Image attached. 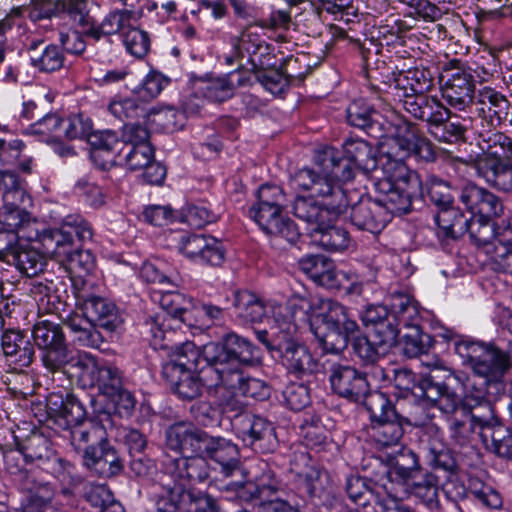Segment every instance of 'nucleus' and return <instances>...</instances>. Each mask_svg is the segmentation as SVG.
Wrapping results in <instances>:
<instances>
[{"instance_id":"f704fd0d","label":"nucleus","mask_w":512,"mask_h":512,"mask_svg":"<svg viewBox=\"0 0 512 512\" xmlns=\"http://www.w3.org/2000/svg\"><path fill=\"white\" fill-rule=\"evenodd\" d=\"M380 114L364 99L352 101L346 108V119L350 126L364 130L374 138L384 135L383 124L380 122Z\"/></svg>"},{"instance_id":"72a5a7b5","label":"nucleus","mask_w":512,"mask_h":512,"mask_svg":"<svg viewBox=\"0 0 512 512\" xmlns=\"http://www.w3.org/2000/svg\"><path fill=\"white\" fill-rule=\"evenodd\" d=\"M157 486L159 487L156 500L158 512H185L191 492L184 484L172 479L164 471Z\"/></svg>"},{"instance_id":"338daca9","label":"nucleus","mask_w":512,"mask_h":512,"mask_svg":"<svg viewBox=\"0 0 512 512\" xmlns=\"http://www.w3.org/2000/svg\"><path fill=\"white\" fill-rule=\"evenodd\" d=\"M0 196L3 205H22L27 194L22 188L18 175L15 172L3 170L0 171Z\"/></svg>"},{"instance_id":"13d9d810","label":"nucleus","mask_w":512,"mask_h":512,"mask_svg":"<svg viewBox=\"0 0 512 512\" xmlns=\"http://www.w3.org/2000/svg\"><path fill=\"white\" fill-rule=\"evenodd\" d=\"M319 245L331 252H340L348 248L350 237L347 230L340 226L329 225L326 220L323 225L312 228Z\"/></svg>"},{"instance_id":"69168bd1","label":"nucleus","mask_w":512,"mask_h":512,"mask_svg":"<svg viewBox=\"0 0 512 512\" xmlns=\"http://www.w3.org/2000/svg\"><path fill=\"white\" fill-rule=\"evenodd\" d=\"M419 322L420 319L416 321L415 325L408 326L407 328H410L411 332L404 335L403 353L408 358L427 354L433 345L432 336L420 329Z\"/></svg>"},{"instance_id":"4d7b16f0","label":"nucleus","mask_w":512,"mask_h":512,"mask_svg":"<svg viewBox=\"0 0 512 512\" xmlns=\"http://www.w3.org/2000/svg\"><path fill=\"white\" fill-rule=\"evenodd\" d=\"M427 464L435 469L449 474L456 470V460L451 450L440 440L432 439L422 446Z\"/></svg>"},{"instance_id":"6e6552de","label":"nucleus","mask_w":512,"mask_h":512,"mask_svg":"<svg viewBox=\"0 0 512 512\" xmlns=\"http://www.w3.org/2000/svg\"><path fill=\"white\" fill-rule=\"evenodd\" d=\"M32 338L39 350L41 363L49 372H61L73 361L72 352L59 324L47 319L36 322L32 329Z\"/></svg>"},{"instance_id":"ea45409f","label":"nucleus","mask_w":512,"mask_h":512,"mask_svg":"<svg viewBox=\"0 0 512 512\" xmlns=\"http://www.w3.org/2000/svg\"><path fill=\"white\" fill-rule=\"evenodd\" d=\"M478 146L483 156L477 161L505 162L512 161V138L502 132H480Z\"/></svg>"},{"instance_id":"f03ea898","label":"nucleus","mask_w":512,"mask_h":512,"mask_svg":"<svg viewBox=\"0 0 512 512\" xmlns=\"http://www.w3.org/2000/svg\"><path fill=\"white\" fill-rule=\"evenodd\" d=\"M314 162L319 171L308 167L299 169L291 177L292 187L321 198L327 209L336 214L344 213L350 199L342 184L352 181L358 168L332 146L318 150Z\"/></svg>"},{"instance_id":"2eb2a0df","label":"nucleus","mask_w":512,"mask_h":512,"mask_svg":"<svg viewBox=\"0 0 512 512\" xmlns=\"http://www.w3.org/2000/svg\"><path fill=\"white\" fill-rule=\"evenodd\" d=\"M329 381L334 393L352 402H359L362 399L365 402L372 394L369 392L366 374L349 365L332 364Z\"/></svg>"},{"instance_id":"7ed1b4c3","label":"nucleus","mask_w":512,"mask_h":512,"mask_svg":"<svg viewBox=\"0 0 512 512\" xmlns=\"http://www.w3.org/2000/svg\"><path fill=\"white\" fill-rule=\"evenodd\" d=\"M259 360V350L253 343L236 333H228L220 342L204 345V380L209 388L234 386L241 379L243 367Z\"/></svg>"},{"instance_id":"5fc2aeb1","label":"nucleus","mask_w":512,"mask_h":512,"mask_svg":"<svg viewBox=\"0 0 512 512\" xmlns=\"http://www.w3.org/2000/svg\"><path fill=\"white\" fill-rule=\"evenodd\" d=\"M316 303H313L309 298L302 296H293L285 304H279L278 312H285L283 322L287 324L286 333L291 334L296 330L297 321H306L311 316H314Z\"/></svg>"},{"instance_id":"774afa93","label":"nucleus","mask_w":512,"mask_h":512,"mask_svg":"<svg viewBox=\"0 0 512 512\" xmlns=\"http://www.w3.org/2000/svg\"><path fill=\"white\" fill-rule=\"evenodd\" d=\"M46 473L55 477L63 486L75 487L82 483V476L76 466L68 460L53 456L49 464L43 469Z\"/></svg>"},{"instance_id":"c756f323","label":"nucleus","mask_w":512,"mask_h":512,"mask_svg":"<svg viewBox=\"0 0 512 512\" xmlns=\"http://www.w3.org/2000/svg\"><path fill=\"white\" fill-rule=\"evenodd\" d=\"M1 349L6 361L15 369L29 367L35 357L34 345L26 332L7 329L1 335Z\"/></svg>"},{"instance_id":"5701e85b","label":"nucleus","mask_w":512,"mask_h":512,"mask_svg":"<svg viewBox=\"0 0 512 512\" xmlns=\"http://www.w3.org/2000/svg\"><path fill=\"white\" fill-rule=\"evenodd\" d=\"M388 489L391 493L388 499L405 503V499L414 496L430 511L437 510L440 506L438 478L430 472H426L419 480L414 479L405 483V487L394 489L388 486Z\"/></svg>"},{"instance_id":"39448f33","label":"nucleus","mask_w":512,"mask_h":512,"mask_svg":"<svg viewBox=\"0 0 512 512\" xmlns=\"http://www.w3.org/2000/svg\"><path fill=\"white\" fill-rule=\"evenodd\" d=\"M455 353L485 384L502 383L512 368L510 349H502L493 342L461 340L456 344Z\"/></svg>"},{"instance_id":"f257e3e1","label":"nucleus","mask_w":512,"mask_h":512,"mask_svg":"<svg viewBox=\"0 0 512 512\" xmlns=\"http://www.w3.org/2000/svg\"><path fill=\"white\" fill-rule=\"evenodd\" d=\"M384 177L375 183L376 198L360 197L351 207L350 221L360 230L379 233L393 214L410 212V199L420 194L416 171L399 160L383 165Z\"/></svg>"},{"instance_id":"9d476101","label":"nucleus","mask_w":512,"mask_h":512,"mask_svg":"<svg viewBox=\"0 0 512 512\" xmlns=\"http://www.w3.org/2000/svg\"><path fill=\"white\" fill-rule=\"evenodd\" d=\"M444 68L441 94L447 105L457 111H465L473 104L475 83L471 72L461 65L458 59H452Z\"/></svg>"},{"instance_id":"49530a36","label":"nucleus","mask_w":512,"mask_h":512,"mask_svg":"<svg viewBox=\"0 0 512 512\" xmlns=\"http://www.w3.org/2000/svg\"><path fill=\"white\" fill-rule=\"evenodd\" d=\"M345 490L352 502L362 510L368 509L373 503L376 511H380V503L391 497L389 491H384L383 495L375 492L367 485L365 478L356 475L347 477Z\"/></svg>"},{"instance_id":"37998d69","label":"nucleus","mask_w":512,"mask_h":512,"mask_svg":"<svg viewBox=\"0 0 512 512\" xmlns=\"http://www.w3.org/2000/svg\"><path fill=\"white\" fill-rule=\"evenodd\" d=\"M448 422L452 443L465 447L473 444L476 435L479 436L480 427L485 424L486 420L475 415L473 411L462 408L461 414L451 418Z\"/></svg>"},{"instance_id":"c9c22d12","label":"nucleus","mask_w":512,"mask_h":512,"mask_svg":"<svg viewBox=\"0 0 512 512\" xmlns=\"http://www.w3.org/2000/svg\"><path fill=\"white\" fill-rule=\"evenodd\" d=\"M62 437L70 441L75 451H84L89 445H99L107 438L104 425L97 419L84 420L62 429Z\"/></svg>"},{"instance_id":"c85d7f7f","label":"nucleus","mask_w":512,"mask_h":512,"mask_svg":"<svg viewBox=\"0 0 512 512\" xmlns=\"http://www.w3.org/2000/svg\"><path fill=\"white\" fill-rule=\"evenodd\" d=\"M88 142L91 146L90 157L96 167L107 170L117 164L123 144L117 132L109 129L93 131Z\"/></svg>"},{"instance_id":"393cba45","label":"nucleus","mask_w":512,"mask_h":512,"mask_svg":"<svg viewBox=\"0 0 512 512\" xmlns=\"http://www.w3.org/2000/svg\"><path fill=\"white\" fill-rule=\"evenodd\" d=\"M434 87V75L425 67H414L408 70L392 71L389 88L396 90L398 97H411L429 92Z\"/></svg>"},{"instance_id":"9b49d317","label":"nucleus","mask_w":512,"mask_h":512,"mask_svg":"<svg viewBox=\"0 0 512 512\" xmlns=\"http://www.w3.org/2000/svg\"><path fill=\"white\" fill-rule=\"evenodd\" d=\"M75 365L78 367V378L84 386L96 387L103 395L113 398L123 386V373L112 363L97 361L85 354Z\"/></svg>"},{"instance_id":"a18cd8bd","label":"nucleus","mask_w":512,"mask_h":512,"mask_svg":"<svg viewBox=\"0 0 512 512\" xmlns=\"http://www.w3.org/2000/svg\"><path fill=\"white\" fill-rule=\"evenodd\" d=\"M233 306L236 316L245 323L262 322L269 312L264 300L248 290H240L235 293Z\"/></svg>"},{"instance_id":"6e6d98bb","label":"nucleus","mask_w":512,"mask_h":512,"mask_svg":"<svg viewBox=\"0 0 512 512\" xmlns=\"http://www.w3.org/2000/svg\"><path fill=\"white\" fill-rule=\"evenodd\" d=\"M21 205H3L4 213L2 215V225L7 232H15L19 238L27 239L25 233H33L34 229H38L35 219Z\"/></svg>"},{"instance_id":"de8ad7c7","label":"nucleus","mask_w":512,"mask_h":512,"mask_svg":"<svg viewBox=\"0 0 512 512\" xmlns=\"http://www.w3.org/2000/svg\"><path fill=\"white\" fill-rule=\"evenodd\" d=\"M416 176L420 183V194L410 199V210L412 209V202L416 199L428 198L439 209L453 204L454 196L449 182L436 175H429L425 182L422 183L417 172Z\"/></svg>"},{"instance_id":"3c124183","label":"nucleus","mask_w":512,"mask_h":512,"mask_svg":"<svg viewBox=\"0 0 512 512\" xmlns=\"http://www.w3.org/2000/svg\"><path fill=\"white\" fill-rule=\"evenodd\" d=\"M26 464L43 470L55 455V451L48 438L42 434H32L21 443Z\"/></svg>"},{"instance_id":"dca6fc26","label":"nucleus","mask_w":512,"mask_h":512,"mask_svg":"<svg viewBox=\"0 0 512 512\" xmlns=\"http://www.w3.org/2000/svg\"><path fill=\"white\" fill-rule=\"evenodd\" d=\"M414 395L428 399L431 407L437 408L447 421L462 412V400L458 395L448 385L436 382L432 375L425 376L418 382Z\"/></svg>"},{"instance_id":"7c9ffc66","label":"nucleus","mask_w":512,"mask_h":512,"mask_svg":"<svg viewBox=\"0 0 512 512\" xmlns=\"http://www.w3.org/2000/svg\"><path fill=\"white\" fill-rule=\"evenodd\" d=\"M82 311L90 324L107 332L116 331L123 323L117 306L104 297L89 295L83 300Z\"/></svg>"},{"instance_id":"a211bd4d","label":"nucleus","mask_w":512,"mask_h":512,"mask_svg":"<svg viewBox=\"0 0 512 512\" xmlns=\"http://www.w3.org/2000/svg\"><path fill=\"white\" fill-rule=\"evenodd\" d=\"M389 467L386 470V482L382 484L383 491H388V486L397 489L405 487V483L417 479L422 471L419 456L411 449L405 446L393 454H388Z\"/></svg>"},{"instance_id":"1a4fd4ad","label":"nucleus","mask_w":512,"mask_h":512,"mask_svg":"<svg viewBox=\"0 0 512 512\" xmlns=\"http://www.w3.org/2000/svg\"><path fill=\"white\" fill-rule=\"evenodd\" d=\"M232 428L243 444L257 453H273L279 446L274 423L261 415H239L232 421Z\"/></svg>"},{"instance_id":"f3484780","label":"nucleus","mask_w":512,"mask_h":512,"mask_svg":"<svg viewBox=\"0 0 512 512\" xmlns=\"http://www.w3.org/2000/svg\"><path fill=\"white\" fill-rule=\"evenodd\" d=\"M330 486V476L319 467H309L297 473L289 484V499L301 502L303 509L315 498H323Z\"/></svg>"},{"instance_id":"bb28decb","label":"nucleus","mask_w":512,"mask_h":512,"mask_svg":"<svg viewBox=\"0 0 512 512\" xmlns=\"http://www.w3.org/2000/svg\"><path fill=\"white\" fill-rule=\"evenodd\" d=\"M163 467L167 475L184 484L186 488L205 481L210 472L204 454L171 458L165 461Z\"/></svg>"},{"instance_id":"473e14b6","label":"nucleus","mask_w":512,"mask_h":512,"mask_svg":"<svg viewBox=\"0 0 512 512\" xmlns=\"http://www.w3.org/2000/svg\"><path fill=\"white\" fill-rule=\"evenodd\" d=\"M403 109L415 119L427 123L428 130L435 124L447 119L450 110L436 96L412 95L402 99Z\"/></svg>"},{"instance_id":"c03bdc74","label":"nucleus","mask_w":512,"mask_h":512,"mask_svg":"<svg viewBox=\"0 0 512 512\" xmlns=\"http://www.w3.org/2000/svg\"><path fill=\"white\" fill-rule=\"evenodd\" d=\"M342 150V154L365 175H369L377 169V157L373 146L368 141L360 138H347L342 144Z\"/></svg>"},{"instance_id":"79ce46f5","label":"nucleus","mask_w":512,"mask_h":512,"mask_svg":"<svg viewBox=\"0 0 512 512\" xmlns=\"http://www.w3.org/2000/svg\"><path fill=\"white\" fill-rule=\"evenodd\" d=\"M466 233L469 234L471 242L489 257L506 237L505 233H496L493 221L475 217H470L469 229Z\"/></svg>"},{"instance_id":"603ef678","label":"nucleus","mask_w":512,"mask_h":512,"mask_svg":"<svg viewBox=\"0 0 512 512\" xmlns=\"http://www.w3.org/2000/svg\"><path fill=\"white\" fill-rule=\"evenodd\" d=\"M479 176L491 186L503 192L512 191V161H476Z\"/></svg>"},{"instance_id":"2f4dec72","label":"nucleus","mask_w":512,"mask_h":512,"mask_svg":"<svg viewBox=\"0 0 512 512\" xmlns=\"http://www.w3.org/2000/svg\"><path fill=\"white\" fill-rule=\"evenodd\" d=\"M166 444L183 455L203 454L209 435L185 423H175L166 430Z\"/></svg>"},{"instance_id":"e2e57ef3","label":"nucleus","mask_w":512,"mask_h":512,"mask_svg":"<svg viewBox=\"0 0 512 512\" xmlns=\"http://www.w3.org/2000/svg\"><path fill=\"white\" fill-rule=\"evenodd\" d=\"M85 498L98 512H124L123 506L106 484L91 485L85 492Z\"/></svg>"},{"instance_id":"cd10ccee","label":"nucleus","mask_w":512,"mask_h":512,"mask_svg":"<svg viewBox=\"0 0 512 512\" xmlns=\"http://www.w3.org/2000/svg\"><path fill=\"white\" fill-rule=\"evenodd\" d=\"M475 105L478 116L488 128L499 127L509 115L510 103L506 96L489 86L478 90Z\"/></svg>"},{"instance_id":"aec40b11","label":"nucleus","mask_w":512,"mask_h":512,"mask_svg":"<svg viewBox=\"0 0 512 512\" xmlns=\"http://www.w3.org/2000/svg\"><path fill=\"white\" fill-rule=\"evenodd\" d=\"M278 359L289 374L302 378L314 373L317 369V362L309 349L294 340L290 334L284 335V342L276 344Z\"/></svg>"},{"instance_id":"6ab92c4d","label":"nucleus","mask_w":512,"mask_h":512,"mask_svg":"<svg viewBox=\"0 0 512 512\" xmlns=\"http://www.w3.org/2000/svg\"><path fill=\"white\" fill-rule=\"evenodd\" d=\"M205 366L197 371L177 370L174 367L162 368V376L169 383L172 392L182 400L192 401L202 395L203 387L210 396H215L221 386L209 388L204 380Z\"/></svg>"},{"instance_id":"8fccbe9b","label":"nucleus","mask_w":512,"mask_h":512,"mask_svg":"<svg viewBox=\"0 0 512 512\" xmlns=\"http://www.w3.org/2000/svg\"><path fill=\"white\" fill-rule=\"evenodd\" d=\"M292 213L298 219L317 228L319 225H323L326 220V216L329 213L337 215L323 204V201L319 197H314L311 192L309 196H297L292 204Z\"/></svg>"},{"instance_id":"412c9836","label":"nucleus","mask_w":512,"mask_h":512,"mask_svg":"<svg viewBox=\"0 0 512 512\" xmlns=\"http://www.w3.org/2000/svg\"><path fill=\"white\" fill-rule=\"evenodd\" d=\"M164 320V315L158 314L156 316L155 323L158 325L157 331H153L155 341L160 339L163 343L159 346L162 349H170L173 351V358L162 365V368L174 367L177 370H190L199 371L201 360H204V348L201 350L193 342L187 341L177 345H170L166 343L167 335L172 334L170 331H166L162 328L163 324H158V321Z\"/></svg>"},{"instance_id":"680f3d73","label":"nucleus","mask_w":512,"mask_h":512,"mask_svg":"<svg viewBox=\"0 0 512 512\" xmlns=\"http://www.w3.org/2000/svg\"><path fill=\"white\" fill-rule=\"evenodd\" d=\"M352 351L363 365H375L389 351L372 336H357L352 340Z\"/></svg>"},{"instance_id":"864d4df0","label":"nucleus","mask_w":512,"mask_h":512,"mask_svg":"<svg viewBox=\"0 0 512 512\" xmlns=\"http://www.w3.org/2000/svg\"><path fill=\"white\" fill-rule=\"evenodd\" d=\"M299 430L304 444L316 452L324 451L332 445L320 417L316 414H305Z\"/></svg>"},{"instance_id":"f8f14e48","label":"nucleus","mask_w":512,"mask_h":512,"mask_svg":"<svg viewBox=\"0 0 512 512\" xmlns=\"http://www.w3.org/2000/svg\"><path fill=\"white\" fill-rule=\"evenodd\" d=\"M393 141L398 147V152L395 155L388 152L385 163L389 160H399L405 164L403 159L409 156L424 162H434L437 158L433 143L420 133L416 125L411 122L403 121L402 124L397 126Z\"/></svg>"},{"instance_id":"58836bf2","label":"nucleus","mask_w":512,"mask_h":512,"mask_svg":"<svg viewBox=\"0 0 512 512\" xmlns=\"http://www.w3.org/2000/svg\"><path fill=\"white\" fill-rule=\"evenodd\" d=\"M479 437L483 444L503 458H512V431L496 418L486 420L480 427Z\"/></svg>"},{"instance_id":"09e8293b","label":"nucleus","mask_w":512,"mask_h":512,"mask_svg":"<svg viewBox=\"0 0 512 512\" xmlns=\"http://www.w3.org/2000/svg\"><path fill=\"white\" fill-rule=\"evenodd\" d=\"M435 222L438 226L439 236L457 239L466 234L470 218H467L458 207L451 204L438 210Z\"/></svg>"},{"instance_id":"a878e982","label":"nucleus","mask_w":512,"mask_h":512,"mask_svg":"<svg viewBox=\"0 0 512 512\" xmlns=\"http://www.w3.org/2000/svg\"><path fill=\"white\" fill-rule=\"evenodd\" d=\"M2 455L5 469L8 473L16 477L20 489L25 493L21 502L22 512H24V507L30 497L34 496V494H38L37 492L40 488L47 486L50 489H54L50 483L36 480L32 473L24 468V464L26 463L21 444L18 443L17 448L3 450Z\"/></svg>"},{"instance_id":"b1692460","label":"nucleus","mask_w":512,"mask_h":512,"mask_svg":"<svg viewBox=\"0 0 512 512\" xmlns=\"http://www.w3.org/2000/svg\"><path fill=\"white\" fill-rule=\"evenodd\" d=\"M233 73H226L222 77L202 80L196 84L193 94L187 99L185 109L196 113L203 106L204 99L221 103L233 97Z\"/></svg>"},{"instance_id":"e433bc0d","label":"nucleus","mask_w":512,"mask_h":512,"mask_svg":"<svg viewBox=\"0 0 512 512\" xmlns=\"http://www.w3.org/2000/svg\"><path fill=\"white\" fill-rule=\"evenodd\" d=\"M313 314L326 328L344 329L346 333L358 330V324L350 317L347 308L333 299H319Z\"/></svg>"},{"instance_id":"0eeeda50","label":"nucleus","mask_w":512,"mask_h":512,"mask_svg":"<svg viewBox=\"0 0 512 512\" xmlns=\"http://www.w3.org/2000/svg\"><path fill=\"white\" fill-rule=\"evenodd\" d=\"M371 427L368 432L371 445L384 451L400 445L404 435L402 417L397 413L389 398L381 392H373L365 401Z\"/></svg>"},{"instance_id":"4be33fe9","label":"nucleus","mask_w":512,"mask_h":512,"mask_svg":"<svg viewBox=\"0 0 512 512\" xmlns=\"http://www.w3.org/2000/svg\"><path fill=\"white\" fill-rule=\"evenodd\" d=\"M83 464L90 472L105 479L120 475L124 469L118 452L107 438L99 445L85 448Z\"/></svg>"},{"instance_id":"423d86ee","label":"nucleus","mask_w":512,"mask_h":512,"mask_svg":"<svg viewBox=\"0 0 512 512\" xmlns=\"http://www.w3.org/2000/svg\"><path fill=\"white\" fill-rule=\"evenodd\" d=\"M27 240L38 242L44 254H49L63 261L80 243L91 242L94 231L92 225L80 214H69L64 217L59 228L34 229L33 233H25Z\"/></svg>"},{"instance_id":"a19ab883","label":"nucleus","mask_w":512,"mask_h":512,"mask_svg":"<svg viewBox=\"0 0 512 512\" xmlns=\"http://www.w3.org/2000/svg\"><path fill=\"white\" fill-rule=\"evenodd\" d=\"M134 12L129 9H114L107 13L98 25L94 22L93 26L85 30L87 38L95 42L104 37L121 34L124 35L132 27L131 20Z\"/></svg>"},{"instance_id":"bf43d9fd","label":"nucleus","mask_w":512,"mask_h":512,"mask_svg":"<svg viewBox=\"0 0 512 512\" xmlns=\"http://www.w3.org/2000/svg\"><path fill=\"white\" fill-rule=\"evenodd\" d=\"M56 411L55 424L62 430L73 424L82 422L86 419V409L78 397L72 393H67L65 398H60V404Z\"/></svg>"},{"instance_id":"20e7f679","label":"nucleus","mask_w":512,"mask_h":512,"mask_svg":"<svg viewBox=\"0 0 512 512\" xmlns=\"http://www.w3.org/2000/svg\"><path fill=\"white\" fill-rule=\"evenodd\" d=\"M420 319L418 302L404 292H393L387 305L368 306L361 314L370 335L390 350L397 343L400 327L415 325Z\"/></svg>"},{"instance_id":"052dcab7","label":"nucleus","mask_w":512,"mask_h":512,"mask_svg":"<svg viewBox=\"0 0 512 512\" xmlns=\"http://www.w3.org/2000/svg\"><path fill=\"white\" fill-rule=\"evenodd\" d=\"M16 268L27 277H35L44 271L46 256L33 247H20L13 254Z\"/></svg>"},{"instance_id":"ddd939ff","label":"nucleus","mask_w":512,"mask_h":512,"mask_svg":"<svg viewBox=\"0 0 512 512\" xmlns=\"http://www.w3.org/2000/svg\"><path fill=\"white\" fill-rule=\"evenodd\" d=\"M176 248L187 259L201 265L220 266L225 260L222 242L210 235L182 234Z\"/></svg>"},{"instance_id":"0e129e2a","label":"nucleus","mask_w":512,"mask_h":512,"mask_svg":"<svg viewBox=\"0 0 512 512\" xmlns=\"http://www.w3.org/2000/svg\"><path fill=\"white\" fill-rule=\"evenodd\" d=\"M88 0H59V17L68 18L81 28L93 26L94 18L90 15Z\"/></svg>"},{"instance_id":"4c0bfd02","label":"nucleus","mask_w":512,"mask_h":512,"mask_svg":"<svg viewBox=\"0 0 512 512\" xmlns=\"http://www.w3.org/2000/svg\"><path fill=\"white\" fill-rule=\"evenodd\" d=\"M203 454L220 466V472L229 477L239 467V451L236 444L223 437H208Z\"/></svg>"},{"instance_id":"4468645a","label":"nucleus","mask_w":512,"mask_h":512,"mask_svg":"<svg viewBox=\"0 0 512 512\" xmlns=\"http://www.w3.org/2000/svg\"><path fill=\"white\" fill-rule=\"evenodd\" d=\"M248 214L259 228L272 238H282L294 244L300 237L297 225L283 215V209L254 203L249 208Z\"/></svg>"}]
</instances>
